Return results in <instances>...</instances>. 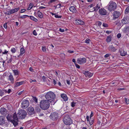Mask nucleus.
I'll list each match as a JSON object with an SVG mask.
<instances>
[{
  "label": "nucleus",
  "mask_w": 129,
  "mask_h": 129,
  "mask_svg": "<svg viewBox=\"0 0 129 129\" xmlns=\"http://www.w3.org/2000/svg\"><path fill=\"white\" fill-rule=\"evenodd\" d=\"M5 118L3 116H0V125H3L5 123Z\"/></svg>",
  "instance_id": "a211bd4d"
},
{
  "label": "nucleus",
  "mask_w": 129,
  "mask_h": 129,
  "mask_svg": "<svg viewBox=\"0 0 129 129\" xmlns=\"http://www.w3.org/2000/svg\"><path fill=\"white\" fill-rule=\"evenodd\" d=\"M94 121V119L93 117L90 118V120L89 121V123L91 125L93 123Z\"/></svg>",
  "instance_id": "2f4dec72"
},
{
  "label": "nucleus",
  "mask_w": 129,
  "mask_h": 129,
  "mask_svg": "<svg viewBox=\"0 0 129 129\" xmlns=\"http://www.w3.org/2000/svg\"><path fill=\"white\" fill-rule=\"evenodd\" d=\"M25 9H22L20 12V13H22L24 12L25 11Z\"/></svg>",
  "instance_id": "052dcab7"
},
{
  "label": "nucleus",
  "mask_w": 129,
  "mask_h": 129,
  "mask_svg": "<svg viewBox=\"0 0 129 129\" xmlns=\"http://www.w3.org/2000/svg\"><path fill=\"white\" fill-rule=\"evenodd\" d=\"M41 108L44 110L47 109L50 106L49 102L46 100H43L41 101L40 104Z\"/></svg>",
  "instance_id": "f03ea898"
},
{
  "label": "nucleus",
  "mask_w": 129,
  "mask_h": 129,
  "mask_svg": "<svg viewBox=\"0 0 129 129\" xmlns=\"http://www.w3.org/2000/svg\"><path fill=\"white\" fill-rule=\"evenodd\" d=\"M4 92L2 90H0V95L2 96L4 94Z\"/></svg>",
  "instance_id": "6e6d98bb"
},
{
  "label": "nucleus",
  "mask_w": 129,
  "mask_h": 129,
  "mask_svg": "<svg viewBox=\"0 0 129 129\" xmlns=\"http://www.w3.org/2000/svg\"><path fill=\"white\" fill-rule=\"evenodd\" d=\"M58 113L56 112H53L52 113L50 116V117L52 120H57L58 117Z\"/></svg>",
  "instance_id": "0eeeda50"
},
{
  "label": "nucleus",
  "mask_w": 129,
  "mask_h": 129,
  "mask_svg": "<svg viewBox=\"0 0 129 129\" xmlns=\"http://www.w3.org/2000/svg\"><path fill=\"white\" fill-rule=\"evenodd\" d=\"M47 100L49 101L51 103L54 104L55 103L54 102V99L55 98V95L52 92L50 91L47 92L45 95Z\"/></svg>",
  "instance_id": "f257e3e1"
},
{
  "label": "nucleus",
  "mask_w": 129,
  "mask_h": 129,
  "mask_svg": "<svg viewBox=\"0 0 129 129\" xmlns=\"http://www.w3.org/2000/svg\"><path fill=\"white\" fill-rule=\"evenodd\" d=\"M19 9V8L18 7L12 9L13 13L17 12Z\"/></svg>",
  "instance_id": "7c9ffc66"
},
{
  "label": "nucleus",
  "mask_w": 129,
  "mask_h": 129,
  "mask_svg": "<svg viewBox=\"0 0 129 129\" xmlns=\"http://www.w3.org/2000/svg\"><path fill=\"white\" fill-rule=\"evenodd\" d=\"M110 55H111L110 54H107L105 55L104 57L105 58H107Z\"/></svg>",
  "instance_id": "3c124183"
},
{
  "label": "nucleus",
  "mask_w": 129,
  "mask_h": 129,
  "mask_svg": "<svg viewBox=\"0 0 129 129\" xmlns=\"http://www.w3.org/2000/svg\"><path fill=\"white\" fill-rule=\"evenodd\" d=\"M107 7L108 10L109 11H114L117 7V5L115 2L113 1H110L107 6Z\"/></svg>",
  "instance_id": "20e7f679"
},
{
  "label": "nucleus",
  "mask_w": 129,
  "mask_h": 129,
  "mask_svg": "<svg viewBox=\"0 0 129 129\" xmlns=\"http://www.w3.org/2000/svg\"><path fill=\"white\" fill-rule=\"evenodd\" d=\"M99 13L101 15H107L108 12L105 9L103 8L99 10Z\"/></svg>",
  "instance_id": "9d476101"
},
{
  "label": "nucleus",
  "mask_w": 129,
  "mask_h": 129,
  "mask_svg": "<svg viewBox=\"0 0 129 129\" xmlns=\"http://www.w3.org/2000/svg\"><path fill=\"white\" fill-rule=\"evenodd\" d=\"M27 111L28 114L30 115L34 114L35 113L34 108L32 107H28L27 109Z\"/></svg>",
  "instance_id": "6e6552de"
},
{
  "label": "nucleus",
  "mask_w": 129,
  "mask_h": 129,
  "mask_svg": "<svg viewBox=\"0 0 129 129\" xmlns=\"http://www.w3.org/2000/svg\"><path fill=\"white\" fill-rule=\"evenodd\" d=\"M94 9H95V11H97L100 8V7L99 4H97L96 6L94 7Z\"/></svg>",
  "instance_id": "c85d7f7f"
},
{
  "label": "nucleus",
  "mask_w": 129,
  "mask_h": 129,
  "mask_svg": "<svg viewBox=\"0 0 129 129\" xmlns=\"http://www.w3.org/2000/svg\"><path fill=\"white\" fill-rule=\"evenodd\" d=\"M11 51L12 53H14L16 52V50L15 48H12L11 49Z\"/></svg>",
  "instance_id": "79ce46f5"
},
{
  "label": "nucleus",
  "mask_w": 129,
  "mask_h": 129,
  "mask_svg": "<svg viewBox=\"0 0 129 129\" xmlns=\"http://www.w3.org/2000/svg\"><path fill=\"white\" fill-rule=\"evenodd\" d=\"M124 99L126 104H129V100L128 99H127L126 98H125Z\"/></svg>",
  "instance_id": "a19ab883"
},
{
  "label": "nucleus",
  "mask_w": 129,
  "mask_h": 129,
  "mask_svg": "<svg viewBox=\"0 0 129 129\" xmlns=\"http://www.w3.org/2000/svg\"><path fill=\"white\" fill-rule=\"evenodd\" d=\"M60 57H61V58L63 59H64L65 58V55L63 53H62L60 55Z\"/></svg>",
  "instance_id": "e433bc0d"
},
{
  "label": "nucleus",
  "mask_w": 129,
  "mask_h": 129,
  "mask_svg": "<svg viewBox=\"0 0 129 129\" xmlns=\"http://www.w3.org/2000/svg\"><path fill=\"white\" fill-rule=\"evenodd\" d=\"M35 110L37 112H40L42 109H40V108L38 107H36L35 109Z\"/></svg>",
  "instance_id": "72a5a7b5"
},
{
  "label": "nucleus",
  "mask_w": 129,
  "mask_h": 129,
  "mask_svg": "<svg viewBox=\"0 0 129 129\" xmlns=\"http://www.w3.org/2000/svg\"><path fill=\"white\" fill-rule=\"evenodd\" d=\"M109 61L108 60H107L106 59H103L102 61V62H104V63L106 64V63L108 62Z\"/></svg>",
  "instance_id": "49530a36"
},
{
  "label": "nucleus",
  "mask_w": 129,
  "mask_h": 129,
  "mask_svg": "<svg viewBox=\"0 0 129 129\" xmlns=\"http://www.w3.org/2000/svg\"><path fill=\"white\" fill-rule=\"evenodd\" d=\"M29 103L28 100H24L21 104V107L23 109L26 108L29 106Z\"/></svg>",
  "instance_id": "423d86ee"
},
{
  "label": "nucleus",
  "mask_w": 129,
  "mask_h": 129,
  "mask_svg": "<svg viewBox=\"0 0 129 129\" xmlns=\"http://www.w3.org/2000/svg\"><path fill=\"white\" fill-rule=\"evenodd\" d=\"M55 17L56 18H61L62 16H59L55 14Z\"/></svg>",
  "instance_id": "8fccbe9b"
},
{
  "label": "nucleus",
  "mask_w": 129,
  "mask_h": 129,
  "mask_svg": "<svg viewBox=\"0 0 129 129\" xmlns=\"http://www.w3.org/2000/svg\"><path fill=\"white\" fill-rule=\"evenodd\" d=\"M13 120H18V118L16 113H14L13 116Z\"/></svg>",
  "instance_id": "cd10ccee"
},
{
  "label": "nucleus",
  "mask_w": 129,
  "mask_h": 129,
  "mask_svg": "<svg viewBox=\"0 0 129 129\" xmlns=\"http://www.w3.org/2000/svg\"><path fill=\"white\" fill-rule=\"evenodd\" d=\"M124 12L125 14L129 12V6H127Z\"/></svg>",
  "instance_id": "f704fd0d"
},
{
  "label": "nucleus",
  "mask_w": 129,
  "mask_h": 129,
  "mask_svg": "<svg viewBox=\"0 0 129 129\" xmlns=\"http://www.w3.org/2000/svg\"><path fill=\"white\" fill-rule=\"evenodd\" d=\"M122 31L124 33H128L129 32V26L128 25H126L122 30Z\"/></svg>",
  "instance_id": "ddd939ff"
},
{
  "label": "nucleus",
  "mask_w": 129,
  "mask_h": 129,
  "mask_svg": "<svg viewBox=\"0 0 129 129\" xmlns=\"http://www.w3.org/2000/svg\"><path fill=\"white\" fill-rule=\"evenodd\" d=\"M42 50L44 52H46V47L45 46L42 47Z\"/></svg>",
  "instance_id": "c03bdc74"
},
{
  "label": "nucleus",
  "mask_w": 129,
  "mask_h": 129,
  "mask_svg": "<svg viewBox=\"0 0 129 129\" xmlns=\"http://www.w3.org/2000/svg\"><path fill=\"white\" fill-rule=\"evenodd\" d=\"M18 120H11L10 121V122L12 123L15 127L18 124Z\"/></svg>",
  "instance_id": "6ab92c4d"
},
{
  "label": "nucleus",
  "mask_w": 129,
  "mask_h": 129,
  "mask_svg": "<svg viewBox=\"0 0 129 129\" xmlns=\"http://www.w3.org/2000/svg\"><path fill=\"white\" fill-rule=\"evenodd\" d=\"M117 38H120L121 37V35L120 33L118 34L117 36Z\"/></svg>",
  "instance_id": "603ef678"
},
{
  "label": "nucleus",
  "mask_w": 129,
  "mask_h": 129,
  "mask_svg": "<svg viewBox=\"0 0 129 129\" xmlns=\"http://www.w3.org/2000/svg\"><path fill=\"white\" fill-rule=\"evenodd\" d=\"M33 99L34 101L36 102V103H37L38 100L36 97H33Z\"/></svg>",
  "instance_id": "de8ad7c7"
},
{
  "label": "nucleus",
  "mask_w": 129,
  "mask_h": 129,
  "mask_svg": "<svg viewBox=\"0 0 129 129\" xmlns=\"http://www.w3.org/2000/svg\"><path fill=\"white\" fill-rule=\"evenodd\" d=\"M0 112L1 114L3 115H6L7 113L6 110L4 108H1Z\"/></svg>",
  "instance_id": "f3484780"
},
{
  "label": "nucleus",
  "mask_w": 129,
  "mask_h": 129,
  "mask_svg": "<svg viewBox=\"0 0 129 129\" xmlns=\"http://www.w3.org/2000/svg\"><path fill=\"white\" fill-rule=\"evenodd\" d=\"M21 53L20 55H21V54H22L25 52V50L22 48H21L20 49Z\"/></svg>",
  "instance_id": "c9c22d12"
},
{
  "label": "nucleus",
  "mask_w": 129,
  "mask_h": 129,
  "mask_svg": "<svg viewBox=\"0 0 129 129\" xmlns=\"http://www.w3.org/2000/svg\"><path fill=\"white\" fill-rule=\"evenodd\" d=\"M95 5V4L94 3L93 4H91L90 6V8H91L92 7H93Z\"/></svg>",
  "instance_id": "69168bd1"
},
{
  "label": "nucleus",
  "mask_w": 129,
  "mask_h": 129,
  "mask_svg": "<svg viewBox=\"0 0 129 129\" xmlns=\"http://www.w3.org/2000/svg\"><path fill=\"white\" fill-rule=\"evenodd\" d=\"M68 52L69 53H74V52L73 51H71V50H68Z\"/></svg>",
  "instance_id": "774afa93"
},
{
  "label": "nucleus",
  "mask_w": 129,
  "mask_h": 129,
  "mask_svg": "<svg viewBox=\"0 0 129 129\" xmlns=\"http://www.w3.org/2000/svg\"><path fill=\"white\" fill-rule=\"evenodd\" d=\"M59 31L61 32H63L64 31V29H62L61 28H59Z\"/></svg>",
  "instance_id": "e2e57ef3"
},
{
  "label": "nucleus",
  "mask_w": 129,
  "mask_h": 129,
  "mask_svg": "<svg viewBox=\"0 0 129 129\" xmlns=\"http://www.w3.org/2000/svg\"><path fill=\"white\" fill-rule=\"evenodd\" d=\"M76 104V103L74 102H72L71 103V106L72 107H74Z\"/></svg>",
  "instance_id": "4c0bfd02"
},
{
  "label": "nucleus",
  "mask_w": 129,
  "mask_h": 129,
  "mask_svg": "<svg viewBox=\"0 0 129 129\" xmlns=\"http://www.w3.org/2000/svg\"><path fill=\"white\" fill-rule=\"evenodd\" d=\"M33 7V4L31 3L29 5V7L27 9V10H29L31 9H32Z\"/></svg>",
  "instance_id": "58836bf2"
},
{
  "label": "nucleus",
  "mask_w": 129,
  "mask_h": 129,
  "mask_svg": "<svg viewBox=\"0 0 129 129\" xmlns=\"http://www.w3.org/2000/svg\"><path fill=\"white\" fill-rule=\"evenodd\" d=\"M8 80L10 81L11 84H13L14 83V79L13 75L11 74L9 76Z\"/></svg>",
  "instance_id": "4468645a"
},
{
  "label": "nucleus",
  "mask_w": 129,
  "mask_h": 129,
  "mask_svg": "<svg viewBox=\"0 0 129 129\" xmlns=\"http://www.w3.org/2000/svg\"><path fill=\"white\" fill-rule=\"evenodd\" d=\"M63 121L65 124L67 125H70L72 123V121L70 116L67 114L64 116Z\"/></svg>",
  "instance_id": "39448f33"
},
{
  "label": "nucleus",
  "mask_w": 129,
  "mask_h": 129,
  "mask_svg": "<svg viewBox=\"0 0 129 129\" xmlns=\"http://www.w3.org/2000/svg\"><path fill=\"white\" fill-rule=\"evenodd\" d=\"M83 73L84 74L86 77H89L88 71H83Z\"/></svg>",
  "instance_id": "c756f323"
},
{
  "label": "nucleus",
  "mask_w": 129,
  "mask_h": 129,
  "mask_svg": "<svg viewBox=\"0 0 129 129\" xmlns=\"http://www.w3.org/2000/svg\"><path fill=\"white\" fill-rule=\"evenodd\" d=\"M61 96L64 101H66L68 100V97L66 94H62L61 95Z\"/></svg>",
  "instance_id": "4be33fe9"
},
{
  "label": "nucleus",
  "mask_w": 129,
  "mask_h": 129,
  "mask_svg": "<svg viewBox=\"0 0 129 129\" xmlns=\"http://www.w3.org/2000/svg\"><path fill=\"white\" fill-rule=\"evenodd\" d=\"M75 65L77 68L78 69H79L80 68V66L76 63H75Z\"/></svg>",
  "instance_id": "5fc2aeb1"
},
{
  "label": "nucleus",
  "mask_w": 129,
  "mask_h": 129,
  "mask_svg": "<svg viewBox=\"0 0 129 129\" xmlns=\"http://www.w3.org/2000/svg\"><path fill=\"white\" fill-rule=\"evenodd\" d=\"M13 13L12 9L9 11H7L5 13L6 14L9 15H10L11 14Z\"/></svg>",
  "instance_id": "393cba45"
},
{
  "label": "nucleus",
  "mask_w": 129,
  "mask_h": 129,
  "mask_svg": "<svg viewBox=\"0 0 129 129\" xmlns=\"http://www.w3.org/2000/svg\"><path fill=\"white\" fill-rule=\"evenodd\" d=\"M119 52L120 53V55L122 56H125L126 53V51L122 49L120 50Z\"/></svg>",
  "instance_id": "aec40b11"
},
{
  "label": "nucleus",
  "mask_w": 129,
  "mask_h": 129,
  "mask_svg": "<svg viewBox=\"0 0 129 129\" xmlns=\"http://www.w3.org/2000/svg\"><path fill=\"white\" fill-rule=\"evenodd\" d=\"M89 11L90 12H92L94 11H95V9H94V7H93L92 8H90Z\"/></svg>",
  "instance_id": "09e8293b"
},
{
  "label": "nucleus",
  "mask_w": 129,
  "mask_h": 129,
  "mask_svg": "<svg viewBox=\"0 0 129 129\" xmlns=\"http://www.w3.org/2000/svg\"><path fill=\"white\" fill-rule=\"evenodd\" d=\"M70 10L71 12L73 13H76L77 11L76 10L74 6L71 7L70 8Z\"/></svg>",
  "instance_id": "5701e85b"
},
{
  "label": "nucleus",
  "mask_w": 129,
  "mask_h": 129,
  "mask_svg": "<svg viewBox=\"0 0 129 129\" xmlns=\"http://www.w3.org/2000/svg\"><path fill=\"white\" fill-rule=\"evenodd\" d=\"M15 75H17L19 74V72L18 70H13Z\"/></svg>",
  "instance_id": "bb28decb"
},
{
  "label": "nucleus",
  "mask_w": 129,
  "mask_h": 129,
  "mask_svg": "<svg viewBox=\"0 0 129 129\" xmlns=\"http://www.w3.org/2000/svg\"><path fill=\"white\" fill-rule=\"evenodd\" d=\"M17 115L19 119H23L26 117L27 113L24 110L21 109L19 111Z\"/></svg>",
  "instance_id": "7ed1b4c3"
},
{
  "label": "nucleus",
  "mask_w": 129,
  "mask_h": 129,
  "mask_svg": "<svg viewBox=\"0 0 129 129\" xmlns=\"http://www.w3.org/2000/svg\"><path fill=\"white\" fill-rule=\"evenodd\" d=\"M12 59H12L11 56V58L9 59V60L8 61V63H10V62H11L12 60Z\"/></svg>",
  "instance_id": "680f3d73"
},
{
  "label": "nucleus",
  "mask_w": 129,
  "mask_h": 129,
  "mask_svg": "<svg viewBox=\"0 0 129 129\" xmlns=\"http://www.w3.org/2000/svg\"><path fill=\"white\" fill-rule=\"evenodd\" d=\"M112 40V37L110 35L107 36L106 39V41L108 43H109Z\"/></svg>",
  "instance_id": "b1692460"
},
{
  "label": "nucleus",
  "mask_w": 129,
  "mask_h": 129,
  "mask_svg": "<svg viewBox=\"0 0 129 129\" xmlns=\"http://www.w3.org/2000/svg\"><path fill=\"white\" fill-rule=\"evenodd\" d=\"M6 118L9 121H10L11 120V119L12 118L11 115L9 114H8Z\"/></svg>",
  "instance_id": "473e14b6"
},
{
  "label": "nucleus",
  "mask_w": 129,
  "mask_h": 129,
  "mask_svg": "<svg viewBox=\"0 0 129 129\" xmlns=\"http://www.w3.org/2000/svg\"><path fill=\"white\" fill-rule=\"evenodd\" d=\"M20 18H26L25 16V15H23V16H21L20 17Z\"/></svg>",
  "instance_id": "338daca9"
},
{
  "label": "nucleus",
  "mask_w": 129,
  "mask_h": 129,
  "mask_svg": "<svg viewBox=\"0 0 129 129\" xmlns=\"http://www.w3.org/2000/svg\"><path fill=\"white\" fill-rule=\"evenodd\" d=\"M7 23L6 22L5 23V24L4 25V27L5 28H7Z\"/></svg>",
  "instance_id": "0e129e2a"
},
{
  "label": "nucleus",
  "mask_w": 129,
  "mask_h": 129,
  "mask_svg": "<svg viewBox=\"0 0 129 129\" xmlns=\"http://www.w3.org/2000/svg\"><path fill=\"white\" fill-rule=\"evenodd\" d=\"M24 81H22L19 82H15L14 84V87H17L20 85L23 84L24 83Z\"/></svg>",
  "instance_id": "dca6fc26"
},
{
  "label": "nucleus",
  "mask_w": 129,
  "mask_h": 129,
  "mask_svg": "<svg viewBox=\"0 0 129 129\" xmlns=\"http://www.w3.org/2000/svg\"><path fill=\"white\" fill-rule=\"evenodd\" d=\"M77 25H82L84 23V22L80 20H77L75 21Z\"/></svg>",
  "instance_id": "412c9836"
},
{
  "label": "nucleus",
  "mask_w": 129,
  "mask_h": 129,
  "mask_svg": "<svg viewBox=\"0 0 129 129\" xmlns=\"http://www.w3.org/2000/svg\"><path fill=\"white\" fill-rule=\"evenodd\" d=\"M56 1V0H50L49 4L51 3Z\"/></svg>",
  "instance_id": "13d9d810"
},
{
  "label": "nucleus",
  "mask_w": 129,
  "mask_h": 129,
  "mask_svg": "<svg viewBox=\"0 0 129 129\" xmlns=\"http://www.w3.org/2000/svg\"><path fill=\"white\" fill-rule=\"evenodd\" d=\"M123 24H125L129 23V18L128 17H124L121 20Z\"/></svg>",
  "instance_id": "9b49d317"
},
{
  "label": "nucleus",
  "mask_w": 129,
  "mask_h": 129,
  "mask_svg": "<svg viewBox=\"0 0 129 129\" xmlns=\"http://www.w3.org/2000/svg\"><path fill=\"white\" fill-rule=\"evenodd\" d=\"M103 26L104 27H108V24L105 23H103L102 24Z\"/></svg>",
  "instance_id": "a18cd8bd"
},
{
  "label": "nucleus",
  "mask_w": 129,
  "mask_h": 129,
  "mask_svg": "<svg viewBox=\"0 0 129 129\" xmlns=\"http://www.w3.org/2000/svg\"><path fill=\"white\" fill-rule=\"evenodd\" d=\"M120 15V13L119 12L117 11H115L113 12V19L115 20L116 18L118 17Z\"/></svg>",
  "instance_id": "f8f14e48"
},
{
  "label": "nucleus",
  "mask_w": 129,
  "mask_h": 129,
  "mask_svg": "<svg viewBox=\"0 0 129 129\" xmlns=\"http://www.w3.org/2000/svg\"><path fill=\"white\" fill-rule=\"evenodd\" d=\"M94 112L93 111H91V113L89 117L90 118H92V117H93L94 116Z\"/></svg>",
  "instance_id": "37998d69"
},
{
  "label": "nucleus",
  "mask_w": 129,
  "mask_h": 129,
  "mask_svg": "<svg viewBox=\"0 0 129 129\" xmlns=\"http://www.w3.org/2000/svg\"><path fill=\"white\" fill-rule=\"evenodd\" d=\"M37 14L39 17L42 18L43 17V15L42 13L39 11H38Z\"/></svg>",
  "instance_id": "a878e982"
},
{
  "label": "nucleus",
  "mask_w": 129,
  "mask_h": 129,
  "mask_svg": "<svg viewBox=\"0 0 129 129\" xmlns=\"http://www.w3.org/2000/svg\"><path fill=\"white\" fill-rule=\"evenodd\" d=\"M93 73H91L89 72V78L91 77L93 75Z\"/></svg>",
  "instance_id": "4d7b16f0"
},
{
  "label": "nucleus",
  "mask_w": 129,
  "mask_h": 129,
  "mask_svg": "<svg viewBox=\"0 0 129 129\" xmlns=\"http://www.w3.org/2000/svg\"><path fill=\"white\" fill-rule=\"evenodd\" d=\"M108 49L110 51L113 52H115L117 50V49L112 45L109 46L108 47Z\"/></svg>",
  "instance_id": "2eb2a0df"
},
{
  "label": "nucleus",
  "mask_w": 129,
  "mask_h": 129,
  "mask_svg": "<svg viewBox=\"0 0 129 129\" xmlns=\"http://www.w3.org/2000/svg\"><path fill=\"white\" fill-rule=\"evenodd\" d=\"M33 34L35 36H36L37 35V34L35 30H34L33 32Z\"/></svg>",
  "instance_id": "864d4df0"
},
{
  "label": "nucleus",
  "mask_w": 129,
  "mask_h": 129,
  "mask_svg": "<svg viewBox=\"0 0 129 129\" xmlns=\"http://www.w3.org/2000/svg\"><path fill=\"white\" fill-rule=\"evenodd\" d=\"M96 24L98 25L100 27L102 24V22L101 21H98L96 22Z\"/></svg>",
  "instance_id": "ea45409f"
},
{
  "label": "nucleus",
  "mask_w": 129,
  "mask_h": 129,
  "mask_svg": "<svg viewBox=\"0 0 129 129\" xmlns=\"http://www.w3.org/2000/svg\"><path fill=\"white\" fill-rule=\"evenodd\" d=\"M86 59L85 58H79L77 59V62L79 64H81L86 62Z\"/></svg>",
  "instance_id": "1a4fd4ad"
},
{
  "label": "nucleus",
  "mask_w": 129,
  "mask_h": 129,
  "mask_svg": "<svg viewBox=\"0 0 129 129\" xmlns=\"http://www.w3.org/2000/svg\"><path fill=\"white\" fill-rule=\"evenodd\" d=\"M42 79L43 82H45L46 80V77L45 76L42 77Z\"/></svg>",
  "instance_id": "bf43d9fd"
}]
</instances>
